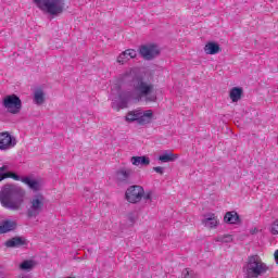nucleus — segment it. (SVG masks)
Masks as SVG:
<instances>
[{"mask_svg": "<svg viewBox=\"0 0 278 278\" xmlns=\"http://www.w3.org/2000/svg\"><path fill=\"white\" fill-rule=\"evenodd\" d=\"M42 207H45V197L42 194H37L30 200V205L27 210L28 218H36V216L40 215L42 212Z\"/></svg>", "mask_w": 278, "mask_h": 278, "instance_id": "obj_7", "label": "nucleus"}, {"mask_svg": "<svg viewBox=\"0 0 278 278\" xmlns=\"http://www.w3.org/2000/svg\"><path fill=\"white\" fill-rule=\"evenodd\" d=\"M16 147V138L11 136L9 131L0 132V151H10Z\"/></svg>", "mask_w": 278, "mask_h": 278, "instance_id": "obj_8", "label": "nucleus"}, {"mask_svg": "<svg viewBox=\"0 0 278 278\" xmlns=\"http://www.w3.org/2000/svg\"><path fill=\"white\" fill-rule=\"evenodd\" d=\"M27 192L21 186L8 184L0 189V203L10 212H21L25 207Z\"/></svg>", "mask_w": 278, "mask_h": 278, "instance_id": "obj_1", "label": "nucleus"}, {"mask_svg": "<svg viewBox=\"0 0 278 278\" xmlns=\"http://www.w3.org/2000/svg\"><path fill=\"white\" fill-rule=\"evenodd\" d=\"M153 170L155 173H159V175H164V167H162V166L153 167Z\"/></svg>", "mask_w": 278, "mask_h": 278, "instance_id": "obj_30", "label": "nucleus"}, {"mask_svg": "<svg viewBox=\"0 0 278 278\" xmlns=\"http://www.w3.org/2000/svg\"><path fill=\"white\" fill-rule=\"evenodd\" d=\"M130 162L132 166H140V164L143 166H149L151 164V161L147 156H132Z\"/></svg>", "mask_w": 278, "mask_h": 278, "instance_id": "obj_20", "label": "nucleus"}, {"mask_svg": "<svg viewBox=\"0 0 278 278\" xmlns=\"http://www.w3.org/2000/svg\"><path fill=\"white\" fill-rule=\"evenodd\" d=\"M21 270H31L34 268V261H24L20 265Z\"/></svg>", "mask_w": 278, "mask_h": 278, "instance_id": "obj_27", "label": "nucleus"}, {"mask_svg": "<svg viewBox=\"0 0 278 278\" xmlns=\"http://www.w3.org/2000/svg\"><path fill=\"white\" fill-rule=\"evenodd\" d=\"M132 88L135 101H142L144 99L146 103H153L157 99V97L153 96L155 85L147 78H137L134 81Z\"/></svg>", "mask_w": 278, "mask_h": 278, "instance_id": "obj_2", "label": "nucleus"}, {"mask_svg": "<svg viewBox=\"0 0 278 278\" xmlns=\"http://www.w3.org/2000/svg\"><path fill=\"white\" fill-rule=\"evenodd\" d=\"M20 181H22V184H25V186H28L30 190H34V192H38V190H40V181L34 178L23 177L20 178Z\"/></svg>", "mask_w": 278, "mask_h": 278, "instance_id": "obj_17", "label": "nucleus"}, {"mask_svg": "<svg viewBox=\"0 0 278 278\" xmlns=\"http://www.w3.org/2000/svg\"><path fill=\"white\" fill-rule=\"evenodd\" d=\"M220 51H223V48H220V45L214 41L207 42L204 46V52L206 55H216L217 53H220Z\"/></svg>", "mask_w": 278, "mask_h": 278, "instance_id": "obj_16", "label": "nucleus"}, {"mask_svg": "<svg viewBox=\"0 0 278 278\" xmlns=\"http://www.w3.org/2000/svg\"><path fill=\"white\" fill-rule=\"evenodd\" d=\"M139 53L143 60H153V58L160 55V48L153 43L141 46Z\"/></svg>", "mask_w": 278, "mask_h": 278, "instance_id": "obj_9", "label": "nucleus"}, {"mask_svg": "<svg viewBox=\"0 0 278 278\" xmlns=\"http://www.w3.org/2000/svg\"><path fill=\"white\" fill-rule=\"evenodd\" d=\"M39 10L51 14V16H58L62 14L65 9L64 0H33Z\"/></svg>", "mask_w": 278, "mask_h": 278, "instance_id": "obj_4", "label": "nucleus"}, {"mask_svg": "<svg viewBox=\"0 0 278 278\" xmlns=\"http://www.w3.org/2000/svg\"><path fill=\"white\" fill-rule=\"evenodd\" d=\"M8 166L3 165L2 167H0V181H3V179H14V181H21V176L17 175L14 172H7L3 173V170H8Z\"/></svg>", "mask_w": 278, "mask_h": 278, "instance_id": "obj_15", "label": "nucleus"}, {"mask_svg": "<svg viewBox=\"0 0 278 278\" xmlns=\"http://www.w3.org/2000/svg\"><path fill=\"white\" fill-rule=\"evenodd\" d=\"M131 177V169L122 168L118 169L115 174V181L118 186H123L129 184V179Z\"/></svg>", "mask_w": 278, "mask_h": 278, "instance_id": "obj_10", "label": "nucleus"}, {"mask_svg": "<svg viewBox=\"0 0 278 278\" xmlns=\"http://www.w3.org/2000/svg\"><path fill=\"white\" fill-rule=\"evenodd\" d=\"M4 244L8 249H16L18 247H25L27 241L23 237H13L12 239L7 240Z\"/></svg>", "mask_w": 278, "mask_h": 278, "instance_id": "obj_13", "label": "nucleus"}, {"mask_svg": "<svg viewBox=\"0 0 278 278\" xmlns=\"http://www.w3.org/2000/svg\"><path fill=\"white\" fill-rule=\"evenodd\" d=\"M269 1H271V2H273V1H275V0H269Z\"/></svg>", "mask_w": 278, "mask_h": 278, "instance_id": "obj_33", "label": "nucleus"}, {"mask_svg": "<svg viewBox=\"0 0 278 278\" xmlns=\"http://www.w3.org/2000/svg\"><path fill=\"white\" fill-rule=\"evenodd\" d=\"M270 233L273 236H278V220H275L270 226Z\"/></svg>", "mask_w": 278, "mask_h": 278, "instance_id": "obj_29", "label": "nucleus"}, {"mask_svg": "<svg viewBox=\"0 0 278 278\" xmlns=\"http://www.w3.org/2000/svg\"><path fill=\"white\" fill-rule=\"evenodd\" d=\"M142 199H144V201H150V202H152L153 199H155V197L153 195V191H151V190L144 191V189H143Z\"/></svg>", "mask_w": 278, "mask_h": 278, "instance_id": "obj_28", "label": "nucleus"}, {"mask_svg": "<svg viewBox=\"0 0 278 278\" xmlns=\"http://www.w3.org/2000/svg\"><path fill=\"white\" fill-rule=\"evenodd\" d=\"M2 105L9 114H20L23 110V101L16 94H9L2 100Z\"/></svg>", "mask_w": 278, "mask_h": 278, "instance_id": "obj_5", "label": "nucleus"}, {"mask_svg": "<svg viewBox=\"0 0 278 278\" xmlns=\"http://www.w3.org/2000/svg\"><path fill=\"white\" fill-rule=\"evenodd\" d=\"M153 121V111L147 110L142 113L139 111L138 125H149Z\"/></svg>", "mask_w": 278, "mask_h": 278, "instance_id": "obj_14", "label": "nucleus"}, {"mask_svg": "<svg viewBox=\"0 0 278 278\" xmlns=\"http://www.w3.org/2000/svg\"><path fill=\"white\" fill-rule=\"evenodd\" d=\"M182 278H199L197 273L192 271L190 268H185L182 270Z\"/></svg>", "mask_w": 278, "mask_h": 278, "instance_id": "obj_26", "label": "nucleus"}, {"mask_svg": "<svg viewBox=\"0 0 278 278\" xmlns=\"http://www.w3.org/2000/svg\"><path fill=\"white\" fill-rule=\"evenodd\" d=\"M137 55H138V52H136V50L134 49L125 50L117 56V63L127 64L129 60H134V58H136Z\"/></svg>", "mask_w": 278, "mask_h": 278, "instance_id": "obj_12", "label": "nucleus"}, {"mask_svg": "<svg viewBox=\"0 0 278 278\" xmlns=\"http://www.w3.org/2000/svg\"><path fill=\"white\" fill-rule=\"evenodd\" d=\"M268 273V265L257 254L248 256L244 266L245 278H258Z\"/></svg>", "mask_w": 278, "mask_h": 278, "instance_id": "obj_3", "label": "nucleus"}, {"mask_svg": "<svg viewBox=\"0 0 278 278\" xmlns=\"http://www.w3.org/2000/svg\"><path fill=\"white\" fill-rule=\"evenodd\" d=\"M14 229H16V222L11 219L0 222V233H8Z\"/></svg>", "mask_w": 278, "mask_h": 278, "instance_id": "obj_18", "label": "nucleus"}, {"mask_svg": "<svg viewBox=\"0 0 278 278\" xmlns=\"http://www.w3.org/2000/svg\"><path fill=\"white\" fill-rule=\"evenodd\" d=\"M274 257H275L276 264H278V250L275 251Z\"/></svg>", "mask_w": 278, "mask_h": 278, "instance_id": "obj_31", "label": "nucleus"}, {"mask_svg": "<svg viewBox=\"0 0 278 278\" xmlns=\"http://www.w3.org/2000/svg\"><path fill=\"white\" fill-rule=\"evenodd\" d=\"M142 197H144V188L140 185H132L127 188L125 192V199L127 202L132 203H140L142 201Z\"/></svg>", "mask_w": 278, "mask_h": 278, "instance_id": "obj_6", "label": "nucleus"}, {"mask_svg": "<svg viewBox=\"0 0 278 278\" xmlns=\"http://www.w3.org/2000/svg\"><path fill=\"white\" fill-rule=\"evenodd\" d=\"M229 98L231 99L232 103H237V101H240V99H242V88H232L229 92Z\"/></svg>", "mask_w": 278, "mask_h": 278, "instance_id": "obj_21", "label": "nucleus"}, {"mask_svg": "<svg viewBox=\"0 0 278 278\" xmlns=\"http://www.w3.org/2000/svg\"><path fill=\"white\" fill-rule=\"evenodd\" d=\"M179 157V154L172 153L170 151H165L159 156L160 162H175Z\"/></svg>", "mask_w": 278, "mask_h": 278, "instance_id": "obj_22", "label": "nucleus"}, {"mask_svg": "<svg viewBox=\"0 0 278 278\" xmlns=\"http://www.w3.org/2000/svg\"><path fill=\"white\" fill-rule=\"evenodd\" d=\"M257 231L256 228H254V230H251V233H255Z\"/></svg>", "mask_w": 278, "mask_h": 278, "instance_id": "obj_32", "label": "nucleus"}, {"mask_svg": "<svg viewBox=\"0 0 278 278\" xmlns=\"http://www.w3.org/2000/svg\"><path fill=\"white\" fill-rule=\"evenodd\" d=\"M219 224H220V220L218 219V217H217L214 213L208 214V215L202 220V225H203L206 229H216Z\"/></svg>", "mask_w": 278, "mask_h": 278, "instance_id": "obj_11", "label": "nucleus"}, {"mask_svg": "<svg viewBox=\"0 0 278 278\" xmlns=\"http://www.w3.org/2000/svg\"><path fill=\"white\" fill-rule=\"evenodd\" d=\"M215 242H225V243L233 242V236L231 235L218 236L216 237Z\"/></svg>", "mask_w": 278, "mask_h": 278, "instance_id": "obj_25", "label": "nucleus"}, {"mask_svg": "<svg viewBox=\"0 0 278 278\" xmlns=\"http://www.w3.org/2000/svg\"><path fill=\"white\" fill-rule=\"evenodd\" d=\"M224 220L228 225H238L240 223V215L237 212H227L224 216Z\"/></svg>", "mask_w": 278, "mask_h": 278, "instance_id": "obj_19", "label": "nucleus"}, {"mask_svg": "<svg viewBox=\"0 0 278 278\" xmlns=\"http://www.w3.org/2000/svg\"><path fill=\"white\" fill-rule=\"evenodd\" d=\"M34 101L37 105H42V103H45V91H42V89H37L35 91Z\"/></svg>", "mask_w": 278, "mask_h": 278, "instance_id": "obj_24", "label": "nucleus"}, {"mask_svg": "<svg viewBox=\"0 0 278 278\" xmlns=\"http://www.w3.org/2000/svg\"><path fill=\"white\" fill-rule=\"evenodd\" d=\"M125 118L127 123H134L135 121L138 123V119L140 118V110L129 111Z\"/></svg>", "mask_w": 278, "mask_h": 278, "instance_id": "obj_23", "label": "nucleus"}]
</instances>
